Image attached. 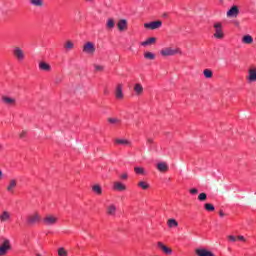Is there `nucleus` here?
<instances>
[{"label": "nucleus", "instance_id": "obj_1", "mask_svg": "<svg viewBox=\"0 0 256 256\" xmlns=\"http://www.w3.org/2000/svg\"><path fill=\"white\" fill-rule=\"evenodd\" d=\"M177 53H181V49L167 47L163 48L160 51V55H162L163 57H172L173 55H177Z\"/></svg>", "mask_w": 256, "mask_h": 256}, {"label": "nucleus", "instance_id": "obj_2", "mask_svg": "<svg viewBox=\"0 0 256 256\" xmlns=\"http://www.w3.org/2000/svg\"><path fill=\"white\" fill-rule=\"evenodd\" d=\"M82 51L86 55H95V51H97V48L95 47V43H93V42H86L83 45Z\"/></svg>", "mask_w": 256, "mask_h": 256}, {"label": "nucleus", "instance_id": "obj_3", "mask_svg": "<svg viewBox=\"0 0 256 256\" xmlns=\"http://www.w3.org/2000/svg\"><path fill=\"white\" fill-rule=\"evenodd\" d=\"M28 225H37V223H41V214L39 212H33L27 217Z\"/></svg>", "mask_w": 256, "mask_h": 256}, {"label": "nucleus", "instance_id": "obj_4", "mask_svg": "<svg viewBox=\"0 0 256 256\" xmlns=\"http://www.w3.org/2000/svg\"><path fill=\"white\" fill-rule=\"evenodd\" d=\"M214 31L215 39H223V37H225V34L223 33V24L221 22H216L214 24Z\"/></svg>", "mask_w": 256, "mask_h": 256}, {"label": "nucleus", "instance_id": "obj_5", "mask_svg": "<svg viewBox=\"0 0 256 256\" xmlns=\"http://www.w3.org/2000/svg\"><path fill=\"white\" fill-rule=\"evenodd\" d=\"M11 251V241L7 238H5L0 245V256L7 255V252Z\"/></svg>", "mask_w": 256, "mask_h": 256}, {"label": "nucleus", "instance_id": "obj_6", "mask_svg": "<svg viewBox=\"0 0 256 256\" xmlns=\"http://www.w3.org/2000/svg\"><path fill=\"white\" fill-rule=\"evenodd\" d=\"M163 27V22L161 20L152 21L144 24L145 29H150L151 31H155V29H161Z\"/></svg>", "mask_w": 256, "mask_h": 256}, {"label": "nucleus", "instance_id": "obj_7", "mask_svg": "<svg viewBox=\"0 0 256 256\" xmlns=\"http://www.w3.org/2000/svg\"><path fill=\"white\" fill-rule=\"evenodd\" d=\"M13 55L17 61H24L25 60V51H23V48L19 46H15L13 49Z\"/></svg>", "mask_w": 256, "mask_h": 256}, {"label": "nucleus", "instance_id": "obj_8", "mask_svg": "<svg viewBox=\"0 0 256 256\" xmlns=\"http://www.w3.org/2000/svg\"><path fill=\"white\" fill-rule=\"evenodd\" d=\"M58 221L57 216H53V215H47L46 217H44L43 219V223L44 225H46L47 227H51L52 225H56Z\"/></svg>", "mask_w": 256, "mask_h": 256}, {"label": "nucleus", "instance_id": "obj_9", "mask_svg": "<svg viewBox=\"0 0 256 256\" xmlns=\"http://www.w3.org/2000/svg\"><path fill=\"white\" fill-rule=\"evenodd\" d=\"M15 189H17V179L11 178L7 183L6 191L13 194L15 193Z\"/></svg>", "mask_w": 256, "mask_h": 256}, {"label": "nucleus", "instance_id": "obj_10", "mask_svg": "<svg viewBox=\"0 0 256 256\" xmlns=\"http://www.w3.org/2000/svg\"><path fill=\"white\" fill-rule=\"evenodd\" d=\"M226 16L230 19L239 17V7L237 5L232 6L226 13Z\"/></svg>", "mask_w": 256, "mask_h": 256}, {"label": "nucleus", "instance_id": "obj_11", "mask_svg": "<svg viewBox=\"0 0 256 256\" xmlns=\"http://www.w3.org/2000/svg\"><path fill=\"white\" fill-rule=\"evenodd\" d=\"M157 247L160 251H162L165 255H171L173 253V249L169 248L167 245L163 244V242H158Z\"/></svg>", "mask_w": 256, "mask_h": 256}, {"label": "nucleus", "instance_id": "obj_12", "mask_svg": "<svg viewBox=\"0 0 256 256\" xmlns=\"http://www.w3.org/2000/svg\"><path fill=\"white\" fill-rule=\"evenodd\" d=\"M247 80L249 83H256V68H250L248 70Z\"/></svg>", "mask_w": 256, "mask_h": 256}, {"label": "nucleus", "instance_id": "obj_13", "mask_svg": "<svg viewBox=\"0 0 256 256\" xmlns=\"http://www.w3.org/2000/svg\"><path fill=\"white\" fill-rule=\"evenodd\" d=\"M0 221H1V223H7V222L11 221V212L3 211L0 215Z\"/></svg>", "mask_w": 256, "mask_h": 256}, {"label": "nucleus", "instance_id": "obj_14", "mask_svg": "<svg viewBox=\"0 0 256 256\" xmlns=\"http://www.w3.org/2000/svg\"><path fill=\"white\" fill-rule=\"evenodd\" d=\"M157 169L160 173H167L169 171V165H167V162H160L157 164Z\"/></svg>", "mask_w": 256, "mask_h": 256}, {"label": "nucleus", "instance_id": "obj_15", "mask_svg": "<svg viewBox=\"0 0 256 256\" xmlns=\"http://www.w3.org/2000/svg\"><path fill=\"white\" fill-rule=\"evenodd\" d=\"M196 255L198 256H215V254L207 249H196Z\"/></svg>", "mask_w": 256, "mask_h": 256}, {"label": "nucleus", "instance_id": "obj_16", "mask_svg": "<svg viewBox=\"0 0 256 256\" xmlns=\"http://www.w3.org/2000/svg\"><path fill=\"white\" fill-rule=\"evenodd\" d=\"M38 67H39L40 71H46V72L51 71V65H49V63H47L45 61H40L38 64Z\"/></svg>", "mask_w": 256, "mask_h": 256}, {"label": "nucleus", "instance_id": "obj_17", "mask_svg": "<svg viewBox=\"0 0 256 256\" xmlns=\"http://www.w3.org/2000/svg\"><path fill=\"white\" fill-rule=\"evenodd\" d=\"M106 213L107 215H110L112 217L115 216V214L117 213V206H115V204H110L106 208Z\"/></svg>", "mask_w": 256, "mask_h": 256}, {"label": "nucleus", "instance_id": "obj_18", "mask_svg": "<svg viewBox=\"0 0 256 256\" xmlns=\"http://www.w3.org/2000/svg\"><path fill=\"white\" fill-rule=\"evenodd\" d=\"M134 93L137 97H141V95H143V85H141V83H136L134 85Z\"/></svg>", "mask_w": 256, "mask_h": 256}, {"label": "nucleus", "instance_id": "obj_19", "mask_svg": "<svg viewBox=\"0 0 256 256\" xmlns=\"http://www.w3.org/2000/svg\"><path fill=\"white\" fill-rule=\"evenodd\" d=\"M116 99H123V84H118L115 91Z\"/></svg>", "mask_w": 256, "mask_h": 256}, {"label": "nucleus", "instance_id": "obj_20", "mask_svg": "<svg viewBox=\"0 0 256 256\" xmlns=\"http://www.w3.org/2000/svg\"><path fill=\"white\" fill-rule=\"evenodd\" d=\"M116 145H124V147H131V141L127 139L117 138L115 139Z\"/></svg>", "mask_w": 256, "mask_h": 256}, {"label": "nucleus", "instance_id": "obj_21", "mask_svg": "<svg viewBox=\"0 0 256 256\" xmlns=\"http://www.w3.org/2000/svg\"><path fill=\"white\" fill-rule=\"evenodd\" d=\"M106 29L108 31H113L115 29V19L113 18H108L106 21Z\"/></svg>", "mask_w": 256, "mask_h": 256}, {"label": "nucleus", "instance_id": "obj_22", "mask_svg": "<svg viewBox=\"0 0 256 256\" xmlns=\"http://www.w3.org/2000/svg\"><path fill=\"white\" fill-rule=\"evenodd\" d=\"M117 27L119 31H127V21L125 19L119 20Z\"/></svg>", "mask_w": 256, "mask_h": 256}, {"label": "nucleus", "instance_id": "obj_23", "mask_svg": "<svg viewBox=\"0 0 256 256\" xmlns=\"http://www.w3.org/2000/svg\"><path fill=\"white\" fill-rule=\"evenodd\" d=\"M113 189L115 191H125L127 189V186L121 182H114Z\"/></svg>", "mask_w": 256, "mask_h": 256}, {"label": "nucleus", "instance_id": "obj_24", "mask_svg": "<svg viewBox=\"0 0 256 256\" xmlns=\"http://www.w3.org/2000/svg\"><path fill=\"white\" fill-rule=\"evenodd\" d=\"M2 101L6 105H15V103H16L15 98L7 97V96H3Z\"/></svg>", "mask_w": 256, "mask_h": 256}, {"label": "nucleus", "instance_id": "obj_25", "mask_svg": "<svg viewBox=\"0 0 256 256\" xmlns=\"http://www.w3.org/2000/svg\"><path fill=\"white\" fill-rule=\"evenodd\" d=\"M156 41H157V38H155V37H150V38H148L146 41L142 42L141 45H142L143 47H147V46H149V45L155 44Z\"/></svg>", "mask_w": 256, "mask_h": 256}, {"label": "nucleus", "instance_id": "obj_26", "mask_svg": "<svg viewBox=\"0 0 256 256\" xmlns=\"http://www.w3.org/2000/svg\"><path fill=\"white\" fill-rule=\"evenodd\" d=\"M242 43H245L246 45H251V43H253V37L251 35L243 36Z\"/></svg>", "mask_w": 256, "mask_h": 256}, {"label": "nucleus", "instance_id": "obj_27", "mask_svg": "<svg viewBox=\"0 0 256 256\" xmlns=\"http://www.w3.org/2000/svg\"><path fill=\"white\" fill-rule=\"evenodd\" d=\"M92 191L94 193H96V195H102L103 194V189L101 188V186L99 184H96V185L92 186Z\"/></svg>", "mask_w": 256, "mask_h": 256}, {"label": "nucleus", "instance_id": "obj_28", "mask_svg": "<svg viewBox=\"0 0 256 256\" xmlns=\"http://www.w3.org/2000/svg\"><path fill=\"white\" fill-rule=\"evenodd\" d=\"M167 225L168 227L170 228H173V227H179V222H177V220L171 218L167 221Z\"/></svg>", "mask_w": 256, "mask_h": 256}, {"label": "nucleus", "instance_id": "obj_29", "mask_svg": "<svg viewBox=\"0 0 256 256\" xmlns=\"http://www.w3.org/2000/svg\"><path fill=\"white\" fill-rule=\"evenodd\" d=\"M65 49H67L68 51H71V49H74L75 44L71 41L68 40L66 41V43L64 44Z\"/></svg>", "mask_w": 256, "mask_h": 256}, {"label": "nucleus", "instance_id": "obj_30", "mask_svg": "<svg viewBox=\"0 0 256 256\" xmlns=\"http://www.w3.org/2000/svg\"><path fill=\"white\" fill-rule=\"evenodd\" d=\"M33 7H43V0H30Z\"/></svg>", "mask_w": 256, "mask_h": 256}, {"label": "nucleus", "instance_id": "obj_31", "mask_svg": "<svg viewBox=\"0 0 256 256\" xmlns=\"http://www.w3.org/2000/svg\"><path fill=\"white\" fill-rule=\"evenodd\" d=\"M108 123H111V125H121V120L119 118H108Z\"/></svg>", "mask_w": 256, "mask_h": 256}, {"label": "nucleus", "instance_id": "obj_32", "mask_svg": "<svg viewBox=\"0 0 256 256\" xmlns=\"http://www.w3.org/2000/svg\"><path fill=\"white\" fill-rule=\"evenodd\" d=\"M144 57L149 61H153L155 59V54H153V52H145Z\"/></svg>", "mask_w": 256, "mask_h": 256}, {"label": "nucleus", "instance_id": "obj_33", "mask_svg": "<svg viewBox=\"0 0 256 256\" xmlns=\"http://www.w3.org/2000/svg\"><path fill=\"white\" fill-rule=\"evenodd\" d=\"M203 73L206 79H211V77H213V71H211L210 69H205Z\"/></svg>", "mask_w": 256, "mask_h": 256}, {"label": "nucleus", "instance_id": "obj_34", "mask_svg": "<svg viewBox=\"0 0 256 256\" xmlns=\"http://www.w3.org/2000/svg\"><path fill=\"white\" fill-rule=\"evenodd\" d=\"M138 187H141V189H143L144 191H147V189H149V184H147V182L145 181H140L138 183Z\"/></svg>", "mask_w": 256, "mask_h": 256}, {"label": "nucleus", "instance_id": "obj_35", "mask_svg": "<svg viewBox=\"0 0 256 256\" xmlns=\"http://www.w3.org/2000/svg\"><path fill=\"white\" fill-rule=\"evenodd\" d=\"M134 172L136 175H143L145 173V169H143V167H135Z\"/></svg>", "mask_w": 256, "mask_h": 256}, {"label": "nucleus", "instance_id": "obj_36", "mask_svg": "<svg viewBox=\"0 0 256 256\" xmlns=\"http://www.w3.org/2000/svg\"><path fill=\"white\" fill-rule=\"evenodd\" d=\"M94 69H95L96 73H101L102 71H104L105 66L94 64Z\"/></svg>", "mask_w": 256, "mask_h": 256}, {"label": "nucleus", "instance_id": "obj_37", "mask_svg": "<svg viewBox=\"0 0 256 256\" xmlns=\"http://www.w3.org/2000/svg\"><path fill=\"white\" fill-rule=\"evenodd\" d=\"M204 208L206 209V211H215V206H213V204L211 203L204 204Z\"/></svg>", "mask_w": 256, "mask_h": 256}, {"label": "nucleus", "instance_id": "obj_38", "mask_svg": "<svg viewBox=\"0 0 256 256\" xmlns=\"http://www.w3.org/2000/svg\"><path fill=\"white\" fill-rule=\"evenodd\" d=\"M199 201H207V194L205 192H202L198 195Z\"/></svg>", "mask_w": 256, "mask_h": 256}, {"label": "nucleus", "instance_id": "obj_39", "mask_svg": "<svg viewBox=\"0 0 256 256\" xmlns=\"http://www.w3.org/2000/svg\"><path fill=\"white\" fill-rule=\"evenodd\" d=\"M58 255L59 256H67V252L65 251V248H63V247L59 248Z\"/></svg>", "mask_w": 256, "mask_h": 256}, {"label": "nucleus", "instance_id": "obj_40", "mask_svg": "<svg viewBox=\"0 0 256 256\" xmlns=\"http://www.w3.org/2000/svg\"><path fill=\"white\" fill-rule=\"evenodd\" d=\"M228 240L231 241L232 243H235V241H237V238L233 235H229Z\"/></svg>", "mask_w": 256, "mask_h": 256}, {"label": "nucleus", "instance_id": "obj_41", "mask_svg": "<svg viewBox=\"0 0 256 256\" xmlns=\"http://www.w3.org/2000/svg\"><path fill=\"white\" fill-rule=\"evenodd\" d=\"M190 193L192 195H197V193H199V190L197 188H192V189H190Z\"/></svg>", "mask_w": 256, "mask_h": 256}, {"label": "nucleus", "instance_id": "obj_42", "mask_svg": "<svg viewBox=\"0 0 256 256\" xmlns=\"http://www.w3.org/2000/svg\"><path fill=\"white\" fill-rule=\"evenodd\" d=\"M26 135H27V131H22L20 133L19 137H20V139H25Z\"/></svg>", "mask_w": 256, "mask_h": 256}, {"label": "nucleus", "instance_id": "obj_43", "mask_svg": "<svg viewBox=\"0 0 256 256\" xmlns=\"http://www.w3.org/2000/svg\"><path fill=\"white\" fill-rule=\"evenodd\" d=\"M146 143H147V145H153L154 142H153L152 138H147Z\"/></svg>", "mask_w": 256, "mask_h": 256}, {"label": "nucleus", "instance_id": "obj_44", "mask_svg": "<svg viewBox=\"0 0 256 256\" xmlns=\"http://www.w3.org/2000/svg\"><path fill=\"white\" fill-rule=\"evenodd\" d=\"M237 239H238V241H243V242L246 241L244 236H238Z\"/></svg>", "mask_w": 256, "mask_h": 256}, {"label": "nucleus", "instance_id": "obj_45", "mask_svg": "<svg viewBox=\"0 0 256 256\" xmlns=\"http://www.w3.org/2000/svg\"><path fill=\"white\" fill-rule=\"evenodd\" d=\"M127 177H128L127 173H124V174H122V175L120 176L121 179H127Z\"/></svg>", "mask_w": 256, "mask_h": 256}, {"label": "nucleus", "instance_id": "obj_46", "mask_svg": "<svg viewBox=\"0 0 256 256\" xmlns=\"http://www.w3.org/2000/svg\"><path fill=\"white\" fill-rule=\"evenodd\" d=\"M219 215H220V217H225V213L223 212V210L219 211Z\"/></svg>", "mask_w": 256, "mask_h": 256}, {"label": "nucleus", "instance_id": "obj_47", "mask_svg": "<svg viewBox=\"0 0 256 256\" xmlns=\"http://www.w3.org/2000/svg\"><path fill=\"white\" fill-rule=\"evenodd\" d=\"M0 179H3V171L0 170Z\"/></svg>", "mask_w": 256, "mask_h": 256}, {"label": "nucleus", "instance_id": "obj_48", "mask_svg": "<svg viewBox=\"0 0 256 256\" xmlns=\"http://www.w3.org/2000/svg\"><path fill=\"white\" fill-rule=\"evenodd\" d=\"M87 1L88 3H93L94 0H85Z\"/></svg>", "mask_w": 256, "mask_h": 256}, {"label": "nucleus", "instance_id": "obj_49", "mask_svg": "<svg viewBox=\"0 0 256 256\" xmlns=\"http://www.w3.org/2000/svg\"><path fill=\"white\" fill-rule=\"evenodd\" d=\"M163 17H167V13H164V14H163Z\"/></svg>", "mask_w": 256, "mask_h": 256}, {"label": "nucleus", "instance_id": "obj_50", "mask_svg": "<svg viewBox=\"0 0 256 256\" xmlns=\"http://www.w3.org/2000/svg\"><path fill=\"white\" fill-rule=\"evenodd\" d=\"M1 149H3V145L0 144V151H1Z\"/></svg>", "mask_w": 256, "mask_h": 256}, {"label": "nucleus", "instance_id": "obj_51", "mask_svg": "<svg viewBox=\"0 0 256 256\" xmlns=\"http://www.w3.org/2000/svg\"><path fill=\"white\" fill-rule=\"evenodd\" d=\"M59 82V80H56V83H58Z\"/></svg>", "mask_w": 256, "mask_h": 256}]
</instances>
